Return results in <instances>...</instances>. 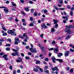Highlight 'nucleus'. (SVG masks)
<instances>
[{
    "label": "nucleus",
    "mask_w": 74,
    "mask_h": 74,
    "mask_svg": "<svg viewBox=\"0 0 74 74\" xmlns=\"http://www.w3.org/2000/svg\"><path fill=\"white\" fill-rule=\"evenodd\" d=\"M47 12L48 10H47L46 9L44 10V12L45 13V14H46V15H48L49 13H47Z\"/></svg>",
    "instance_id": "obj_9"
},
{
    "label": "nucleus",
    "mask_w": 74,
    "mask_h": 74,
    "mask_svg": "<svg viewBox=\"0 0 74 74\" xmlns=\"http://www.w3.org/2000/svg\"><path fill=\"white\" fill-rule=\"evenodd\" d=\"M16 49L17 51H19V47H16Z\"/></svg>",
    "instance_id": "obj_43"
},
{
    "label": "nucleus",
    "mask_w": 74,
    "mask_h": 74,
    "mask_svg": "<svg viewBox=\"0 0 74 74\" xmlns=\"http://www.w3.org/2000/svg\"><path fill=\"white\" fill-rule=\"evenodd\" d=\"M2 35L3 36H7V33H4Z\"/></svg>",
    "instance_id": "obj_29"
},
{
    "label": "nucleus",
    "mask_w": 74,
    "mask_h": 74,
    "mask_svg": "<svg viewBox=\"0 0 74 74\" xmlns=\"http://www.w3.org/2000/svg\"><path fill=\"white\" fill-rule=\"evenodd\" d=\"M39 70L41 72H43V69L42 68H40Z\"/></svg>",
    "instance_id": "obj_39"
},
{
    "label": "nucleus",
    "mask_w": 74,
    "mask_h": 74,
    "mask_svg": "<svg viewBox=\"0 0 74 74\" xmlns=\"http://www.w3.org/2000/svg\"><path fill=\"white\" fill-rule=\"evenodd\" d=\"M23 26H26V23H25V22H24L23 23Z\"/></svg>",
    "instance_id": "obj_54"
},
{
    "label": "nucleus",
    "mask_w": 74,
    "mask_h": 74,
    "mask_svg": "<svg viewBox=\"0 0 74 74\" xmlns=\"http://www.w3.org/2000/svg\"><path fill=\"white\" fill-rule=\"evenodd\" d=\"M54 8H55V9L56 10H58V8L57 7H56V6L55 5H54Z\"/></svg>",
    "instance_id": "obj_37"
},
{
    "label": "nucleus",
    "mask_w": 74,
    "mask_h": 74,
    "mask_svg": "<svg viewBox=\"0 0 74 74\" xmlns=\"http://www.w3.org/2000/svg\"><path fill=\"white\" fill-rule=\"evenodd\" d=\"M18 60H16L17 62H18V63L19 62H21V61H22V58H21L20 57H18Z\"/></svg>",
    "instance_id": "obj_6"
},
{
    "label": "nucleus",
    "mask_w": 74,
    "mask_h": 74,
    "mask_svg": "<svg viewBox=\"0 0 74 74\" xmlns=\"http://www.w3.org/2000/svg\"><path fill=\"white\" fill-rule=\"evenodd\" d=\"M29 26H34V25H33V24H29Z\"/></svg>",
    "instance_id": "obj_57"
},
{
    "label": "nucleus",
    "mask_w": 74,
    "mask_h": 74,
    "mask_svg": "<svg viewBox=\"0 0 74 74\" xmlns=\"http://www.w3.org/2000/svg\"><path fill=\"white\" fill-rule=\"evenodd\" d=\"M40 63V61H37L36 62V64H38V63Z\"/></svg>",
    "instance_id": "obj_45"
},
{
    "label": "nucleus",
    "mask_w": 74,
    "mask_h": 74,
    "mask_svg": "<svg viewBox=\"0 0 74 74\" xmlns=\"http://www.w3.org/2000/svg\"><path fill=\"white\" fill-rule=\"evenodd\" d=\"M69 55V51H66L64 53V56L65 57H67Z\"/></svg>",
    "instance_id": "obj_2"
},
{
    "label": "nucleus",
    "mask_w": 74,
    "mask_h": 74,
    "mask_svg": "<svg viewBox=\"0 0 74 74\" xmlns=\"http://www.w3.org/2000/svg\"><path fill=\"white\" fill-rule=\"evenodd\" d=\"M0 41H1V42H3L4 41V39H0Z\"/></svg>",
    "instance_id": "obj_63"
},
{
    "label": "nucleus",
    "mask_w": 74,
    "mask_h": 74,
    "mask_svg": "<svg viewBox=\"0 0 74 74\" xmlns=\"http://www.w3.org/2000/svg\"><path fill=\"white\" fill-rule=\"evenodd\" d=\"M59 1L60 4H62L63 3V0H59Z\"/></svg>",
    "instance_id": "obj_34"
},
{
    "label": "nucleus",
    "mask_w": 74,
    "mask_h": 74,
    "mask_svg": "<svg viewBox=\"0 0 74 74\" xmlns=\"http://www.w3.org/2000/svg\"><path fill=\"white\" fill-rule=\"evenodd\" d=\"M54 69H55V70L56 71H59V69H58V67L57 66H55L54 67Z\"/></svg>",
    "instance_id": "obj_22"
},
{
    "label": "nucleus",
    "mask_w": 74,
    "mask_h": 74,
    "mask_svg": "<svg viewBox=\"0 0 74 74\" xmlns=\"http://www.w3.org/2000/svg\"><path fill=\"white\" fill-rule=\"evenodd\" d=\"M42 27H44L45 28V29H47V27L45 25V24L42 25Z\"/></svg>",
    "instance_id": "obj_20"
},
{
    "label": "nucleus",
    "mask_w": 74,
    "mask_h": 74,
    "mask_svg": "<svg viewBox=\"0 0 74 74\" xmlns=\"http://www.w3.org/2000/svg\"><path fill=\"white\" fill-rule=\"evenodd\" d=\"M15 29H13V30L12 31V32H11V33L10 34L12 36H13L14 34H15V32H14V31H15Z\"/></svg>",
    "instance_id": "obj_12"
},
{
    "label": "nucleus",
    "mask_w": 74,
    "mask_h": 74,
    "mask_svg": "<svg viewBox=\"0 0 74 74\" xmlns=\"http://www.w3.org/2000/svg\"><path fill=\"white\" fill-rule=\"evenodd\" d=\"M38 46L40 47V48L41 47H42V45H41L39 43L38 44Z\"/></svg>",
    "instance_id": "obj_58"
},
{
    "label": "nucleus",
    "mask_w": 74,
    "mask_h": 74,
    "mask_svg": "<svg viewBox=\"0 0 74 74\" xmlns=\"http://www.w3.org/2000/svg\"><path fill=\"white\" fill-rule=\"evenodd\" d=\"M33 70L34 71H35V72H38V71H39L36 68H34L33 69Z\"/></svg>",
    "instance_id": "obj_18"
},
{
    "label": "nucleus",
    "mask_w": 74,
    "mask_h": 74,
    "mask_svg": "<svg viewBox=\"0 0 74 74\" xmlns=\"http://www.w3.org/2000/svg\"><path fill=\"white\" fill-rule=\"evenodd\" d=\"M31 52L32 53H37V50L36 49H34L31 51Z\"/></svg>",
    "instance_id": "obj_11"
},
{
    "label": "nucleus",
    "mask_w": 74,
    "mask_h": 74,
    "mask_svg": "<svg viewBox=\"0 0 74 74\" xmlns=\"http://www.w3.org/2000/svg\"><path fill=\"white\" fill-rule=\"evenodd\" d=\"M68 16H63L62 17V18L63 19H65L66 21H68Z\"/></svg>",
    "instance_id": "obj_8"
},
{
    "label": "nucleus",
    "mask_w": 74,
    "mask_h": 74,
    "mask_svg": "<svg viewBox=\"0 0 74 74\" xmlns=\"http://www.w3.org/2000/svg\"><path fill=\"white\" fill-rule=\"evenodd\" d=\"M5 49L6 51H9L10 50V48L9 47L6 48Z\"/></svg>",
    "instance_id": "obj_26"
},
{
    "label": "nucleus",
    "mask_w": 74,
    "mask_h": 74,
    "mask_svg": "<svg viewBox=\"0 0 74 74\" xmlns=\"http://www.w3.org/2000/svg\"><path fill=\"white\" fill-rule=\"evenodd\" d=\"M29 46H27L25 47V48L26 49H29Z\"/></svg>",
    "instance_id": "obj_53"
},
{
    "label": "nucleus",
    "mask_w": 74,
    "mask_h": 74,
    "mask_svg": "<svg viewBox=\"0 0 74 74\" xmlns=\"http://www.w3.org/2000/svg\"><path fill=\"white\" fill-rule=\"evenodd\" d=\"M70 51L71 52H74V50L72 49H70Z\"/></svg>",
    "instance_id": "obj_42"
},
{
    "label": "nucleus",
    "mask_w": 74,
    "mask_h": 74,
    "mask_svg": "<svg viewBox=\"0 0 74 74\" xmlns=\"http://www.w3.org/2000/svg\"><path fill=\"white\" fill-rule=\"evenodd\" d=\"M11 45V44H6L5 45L6 47H10Z\"/></svg>",
    "instance_id": "obj_36"
},
{
    "label": "nucleus",
    "mask_w": 74,
    "mask_h": 74,
    "mask_svg": "<svg viewBox=\"0 0 74 74\" xmlns=\"http://www.w3.org/2000/svg\"><path fill=\"white\" fill-rule=\"evenodd\" d=\"M57 56L58 58H60L61 56H63V53H60L58 54Z\"/></svg>",
    "instance_id": "obj_10"
},
{
    "label": "nucleus",
    "mask_w": 74,
    "mask_h": 74,
    "mask_svg": "<svg viewBox=\"0 0 74 74\" xmlns=\"http://www.w3.org/2000/svg\"><path fill=\"white\" fill-rule=\"evenodd\" d=\"M74 32V31H69V32L67 33V34H71V33H73Z\"/></svg>",
    "instance_id": "obj_16"
},
{
    "label": "nucleus",
    "mask_w": 74,
    "mask_h": 74,
    "mask_svg": "<svg viewBox=\"0 0 74 74\" xmlns=\"http://www.w3.org/2000/svg\"><path fill=\"white\" fill-rule=\"evenodd\" d=\"M70 37V35H68L66 38L65 39L66 40H68L69 38Z\"/></svg>",
    "instance_id": "obj_25"
},
{
    "label": "nucleus",
    "mask_w": 74,
    "mask_h": 74,
    "mask_svg": "<svg viewBox=\"0 0 74 74\" xmlns=\"http://www.w3.org/2000/svg\"><path fill=\"white\" fill-rule=\"evenodd\" d=\"M68 27L69 29L70 28L71 29H73L74 28V26L72 25H70L69 26H68Z\"/></svg>",
    "instance_id": "obj_15"
},
{
    "label": "nucleus",
    "mask_w": 74,
    "mask_h": 74,
    "mask_svg": "<svg viewBox=\"0 0 74 74\" xmlns=\"http://www.w3.org/2000/svg\"><path fill=\"white\" fill-rule=\"evenodd\" d=\"M24 10H25L26 11H27V12H29V9L27 8H24Z\"/></svg>",
    "instance_id": "obj_13"
},
{
    "label": "nucleus",
    "mask_w": 74,
    "mask_h": 74,
    "mask_svg": "<svg viewBox=\"0 0 74 74\" xmlns=\"http://www.w3.org/2000/svg\"><path fill=\"white\" fill-rule=\"evenodd\" d=\"M22 21L23 23L25 22V21H26V20L24 19H22Z\"/></svg>",
    "instance_id": "obj_44"
},
{
    "label": "nucleus",
    "mask_w": 74,
    "mask_h": 74,
    "mask_svg": "<svg viewBox=\"0 0 74 74\" xmlns=\"http://www.w3.org/2000/svg\"><path fill=\"white\" fill-rule=\"evenodd\" d=\"M66 70L67 71H69V70H70V68H69V67H66Z\"/></svg>",
    "instance_id": "obj_48"
},
{
    "label": "nucleus",
    "mask_w": 74,
    "mask_h": 74,
    "mask_svg": "<svg viewBox=\"0 0 74 74\" xmlns=\"http://www.w3.org/2000/svg\"><path fill=\"white\" fill-rule=\"evenodd\" d=\"M70 15L71 16H73V12L72 11H70Z\"/></svg>",
    "instance_id": "obj_28"
},
{
    "label": "nucleus",
    "mask_w": 74,
    "mask_h": 74,
    "mask_svg": "<svg viewBox=\"0 0 74 74\" xmlns=\"http://www.w3.org/2000/svg\"><path fill=\"white\" fill-rule=\"evenodd\" d=\"M51 58L52 60H56V58H55V57L54 56L52 57Z\"/></svg>",
    "instance_id": "obj_40"
},
{
    "label": "nucleus",
    "mask_w": 74,
    "mask_h": 74,
    "mask_svg": "<svg viewBox=\"0 0 74 74\" xmlns=\"http://www.w3.org/2000/svg\"><path fill=\"white\" fill-rule=\"evenodd\" d=\"M44 36V34H42L40 35V37H41V38H43V36Z\"/></svg>",
    "instance_id": "obj_60"
},
{
    "label": "nucleus",
    "mask_w": 74,
    "mask_h": 74,
    "mask_svg": "<svg viewBox=\"0 0 74 74\" xmlns=\"http://www.w3.org/2000/svg\"><path fill=\"white\" fill-rule=\"evenodd\" d=\"M54 22V24L55 25V27H54L55 29H58V24H57L58 22V20H53Z\"/></svg>",
    "instance_id": "obj_1"
},
{
    "label": "nucleus",
    "mask_w": 74,
    "mask_h": 74,
    "mask_svg": "<svg viewBox=\"0 0 74 74\" xmlns=\"http://www.w3.org/2000/svg\"><path fill=\"white\" fill-rule=\"evenodd\" d=\"M69 30H70V28H69L67 26L65 30V32L68 33Z\"/></svg>",
    "instance_id": "obj_3"
},
{
    "label": "nucleus",
    "mask_w": 74,
    "mask_h": 74,
    "mask_svg": "<svg viewBox=\"0 0 74 74\" xmlns=\"http://www.w3.org/2000/svg\"><path fill=\"white\" fill-rule=\"evenodd\" d=\"M21 13H22V14L24 16H25V15H26V14L25 13V12H22Z\"/></svg>",
    "instance_id": "obj_33"
},
{
    "label": "nucleus",
    "mask_w": 74,
    "mask_h": 74,
    "mask_svg": "<svg viewBox=\"0 0 74 74\" xmlns=\"http://www.w3.org/2000/svg\"><path fill=\"white\" fill-rule=\"evenodd\" d=\"M22 43L23 44V45H26L27 44L26 43H25V42H22Z\"/></svg>",
    "instance_id": "obj_55"
},
{
    "label": "nucleus",
    "mask_w": 74,
    "mask_h": 74,
    "mask_svg": "<svg viewBox=\"0 0 74 74\" xmlns=\"http://www.w3.org/2000/svg\"><path fill=\"white\" fill-rule=\"evenodd\" d=\"M30 20L31 21H33V18L32 17H31L30 18Z\"/></svg>",
    "instance_id": "obj_41"
},
{
    "label": "nucleus",
    "mask_w": 74,
    "mask_h": 74,
    "mask_svg": "<svg viewBox=\"0 0 74 74\" xmlns=\"http://www.w3.org/2000/svg\"><path fill=\"white\" fill-rule=\"evenodd\" d=\"M19 38H22V39H23V38H24V37H23V36H22V35L19 36Z\"/></svg>",
    "instance_id": "obj_30"
},
{
    "label": "nucleus",
    "mask_w": 74,
    "mask_h": 74,
    "mask_svg": "<svg viewBox=\"0 0 74 74\" xmlns=\"http://www.w3.org/2000/svg\"><path fill=\"white\" fill-rule=\"evenodd\" d=\"M70 72H71V73H73V69H71L70 70Z\"/></svg>",
    "instance_id": "obj_49"
},
{
    "label": "nucleus",
    "mask_w": 74,
    "mask_h": 74,
    "mask_svg": "<svg viewBox=\"0 0 74 74\" xmlns=\"http://www.w3.org/2000/svg\"><path fill=\"white\" fill-rule=\"evenodd\" d=\"M4 11H5V14H7V13L9 11L8 9L5 8H4Z\"/></svg>",
    "instance_id": "obj_5"
},
{
    "label": "nucleus",
    "mask_w": 74,
    "mask_h": 74,
    "mask_svg": "<svg viewBox=\"0 0 74 74\" xmlns=\"http://www.w3.org/2000/svg\"><path fill=\"white\" fill-rule=\"evenodd\" d=\"M15 41H19V38L18 37H16L15 38Z\"/></svg>",
    "instance_id": "obj_24"
},
{
    "label": "nucleus",
    "mask_w": 74,
    "mask_h": 74,
    "mask_svg": "<svg viewBox=\"0 0 74 74\" xmlns=\"http://www.w3.org/2000/svg\"><path fill=\"white\" fill-rule=\"evenodd\" d=\"M45 72L46 73H49V71L47 70L46 71H45Z\"/></svg>",
    "instance_id": "obj_62"
},
{
    "label": "nucleus",
    "mask_w": 74,
    "mask_h": 74,
    "mask_svg": "<svg viewBox=\"0 0 74 74\" xmlns=\"http://www.w3.org/2000/svg\"><path fill=\"white\" fill-rule=\"evenodd\" d=\"M20 1L21 3H24L25 1L23 0H21Z\"/></svg>",
    "instance_id": "obj_61"
},
{
    "label": "nucleus",
    "mask_w": 74,
    "mask_h": 74,
    "mask_svg": "<svg viewBox=\"0 0 74 74\" xmlns=\"http://www.w3.org/2000/svg\"><path fill=\"white\" fill-rule=\"evenodd\" d=\"M25 59H26V60H29V59H30V57H29L27 56H26L25 57Z\"/></svg>",
    "instance_id": "obj_23"
},
{
    "label": "nucleus",
    "mask_w": 74,
    "mask_h": 74,
    "mask_svg": "<svg viewBox=\"0 0 74 74\" xmlns=\"http://www.w3.org/2000/svg\"><path fill=\"white\" fill-rule=\"evenodd\" d=\"M15 21H16V22H18L19 20H18V19L16 18L15 19Z\"/></svg>",
    "instance_id": "obj_64"
},
{
    "label": "nucleus",
    "mask_w": 74,
    "mask_h": 74,
    "mask_svg": "<svg viewBox=\"0 0 74 74\" xmlns=\"http://www.w3.org/2000/svg\"><path fill=\"white\" fill-rule=\"evenodd\" d=\"M12 56H16V53H12Z\"/></svg>",
    "instance_id": "obj_35"
},
{
    "label": "nucleus",
    "mask_w": 74,
    "mask_h": 74,
    "mask_svg": "<svg viewBox=\"0 0 74 74\" xmlns=\"http://www.w3.org/2000/svg\"><path fill=\"white\" fill-rule=\"evenodd\" d=\"M31 13H33L34 12V9H32L31 10Z\"/></svg>",
    "instance_id": "obj_46"
},
{
    "label": "nucleus",
    "mask_w": 74,
    "mask_h": 74,
    "mask_svg": "<svg viewBox=\"0 0 74 74\" xmlns=\"http://www.w3.org/2000/svg\"><path fill=\"white\" fill-rule=\"evenodd\" d=\"M67 7L68 8V9H70L71 8V7L69 5H68L67 6Z\"/></svg>",
    "instance_id": "obj_51"
},
{
    "label": "nucleus",
    "mask_w": 74,
    "mask_h": 74,
    "mask_svg": "<svg viewBox=\"0 0 74 74\" xmlns=\"http://www.w3.org/2000/svg\"><path fill=\"white\" fill-rule=\"evenodd\" d=\"M45 61L46 62H48L49 60V59L48 58H46L45 59Z\"/></svg>",
    "instance_id": "obj_38"
},
{
    "label": "nucleus",
    "mask_w": 74,
    "mask_h": 74,
    "mask_svg": "<svg viewBox=\"0 0 74 74\" xmlns=\"http://www.w3.org/2000/svg\"><path fill=\"white\" fill-rule=\"evenodd\" d=\"M53 51L55 53H58L59 52V49L57 48H55L54 49Z\"/></svg>",
    "instance_id": "obj_4"
},
{
    "label": "nucleus",
    "mask_w": 74,
    "mask_h": 74,
    "mask_svg": "<svg viewBox=\"0 0 74 74\" xmlns=\"http://www.w3.org/2000/svg\"><path fill=\"white\" fill-rule=\"evenodd\" d=\"M56 60L59 61L60 63H62L63 62V60L62 59H57Z\"/></svg>",
    "instance_id": "obj_14"
},
{
    "label": "nucleus",
    "mask_w": 74,
    "mask_h": 74,
    "mask_svg": "<svg viewBox=\"0 0 74 74\" xmlns=\"http://www.w3.org/2000/svg\"><path fill=\"white\" fill-rule=\"evenodd\" d=\"M2 28L3 30L4 31H7V29L5 28V27H4V26L2 25Z\"/></svg>",
    "instance_id": "obj_17"
},
{
    "label": "nucleus",
    "mask_w": 74,
    "mask_h": 74,
    "mask_svg": "<svg viewBox=\"0 0 74 74\" xmlns=\"http://www.w3.org/2000/svg\"><path fill=\"white\" fill-rule=\"evenodd\" d=\"M52 44L55 45V44H56V42H55V40H53L52 41Z\"/></svg>",
    "instance_id": "obj_31"
},
{
    "label": "nucleus",
    "mask_w": 74,
    "mask_h": 74,
    "mask_svg": "<svg viewBox=\"0 0 74 74\" xmlns=\"http://www.w3.org/2000/svg\"><path fill=\"white\" fill-rule=\"evenodd\" d=\"M12 31V30H9L8 31V34H11Z\"/></svg>",
    "instance_id": "obj_21"
},
{
    "label": "nucleus",
    "mask_w": 74,
    "mask_h": 74,
    "mask_svg": "<svg viewBox=\"0 0 74 74\" xmlns=\"http://www.w3.org/2000/svg\"><path fill=\"white\" fill-rule=\"evenodd\" d=\"M9 68L10 69V70H12V66H9Z\"/></svg>",
    "instance_id": "obj_52"
},
{
    "label": "nucleus",
    "mask_w": 74,
    "mask_h": 74,
    "mask_svg": "<svg viewBox=\"0 0 74 74\" xmlns=\"http://www.w3.org/2000/svg\"><path fill=\"white\" fill-rule=\"evenodd\" d=\"M11 3L13 6H14V7H15V6H16V4H15V3H14V2H12Z\"/></svg>",
    "instance_id": "obj_27"
},
{
    "label": "nucleus",
    "mask_w": 74,
    "mask_h": 74,
    "mask_svg": "<svg viewBox=\"0 0 74 74\" xmlns=\"http://www.w3.org/2000/svg\"><path fill=\"white\" fill-rule=\"evenodd\" d=\"M17 72L18 73H21V70H20L19 69H18L17 71Z\"/></svg>",
    "instance_id": "obj_47"
},
{
    "label": "nucleus",
    "mask_w": 74,
    "mask_h": 74,
    "mask_svg": "<svg viewBox=\"0 0 74 74\" xmlns=\"http://www.w3.org/2000/svg\"><path fill=\"white\" fill-rule=\"evenodd\" d=\"M13 74H15L16 73V70H14V71L13 72Z\"/></svg>",
    "instance_id": "obj_59"
},
{
    "label": "nucleus",
    "mask_w": 74,
    "mask_h": 74,
    "mask_svg": "<svg viewBox=\"0 0 74 74\" xmlns=\"http://www.w3.org/2000/svg\"><path fill=\"white\" fill-rule=\"evenodd\" d=\"M51 31L52 32H55V30L54 28H53L51 29Z\"/></svg>",
    "instance_id": "obj_32"
},
{
    "label": "nucleus",
    "mask_w": 74,
    "mask_h": 74,
    "mask_svg": "<svg viewBox=\"0 0 74 74\" xmlns=\"http://www.w3.org/2000/svg\"><path fill=\"white\" fill-rule=\"evenodd\" d=\"M3 58H4V59L5 60H8V58H7V57H7V55H4L3 56Z\"/></svg>",
    "instance_id": "obj_7"
},
{
    "label": "nucleus",
    "mask_w": 74,
    "mask_h": 74,
    "mask_svg": "<svg viewBox=\"0 0 74 74\" xmlns=\"http://www.w3.org/2000/svg\"><path fill=\"white\" fill-rule=\"evenodd\" d=\"M29 3L30 4H33V2L32 1H29Z\"/></svg>",
    "instance_id": "obj_50"
},
{
    "label": "nucleus",
    "mask_w": 74,
    "mask_h": 74,
    "mask_svg": "<svg viewBox=\"0 0 74 74\" xmlns=\"http://www.w3.org/2000/svg\"><path fill=\"white\" fill-rule=\"evenodd\" d=\"M71 11H74V7H72L71 9Z\"/></svg>",
    "instance_id": "obj_56"
},
{
    "label": "nucleus",
    "mask_w": 74,
    "mask_h": 74,
    "mask_svg": "<svg viewBox=\"0 0 74 74\" xmlns=\"http://www.w3.org/2000/svg\"><path fill=\"white\" fill-rule=\"evenodd\" d=\"M37 14H38V12H35L34 13V15L35 16H37Z\"/></svg>",
    "instance_id": "obj_19"
}]
</instances>
